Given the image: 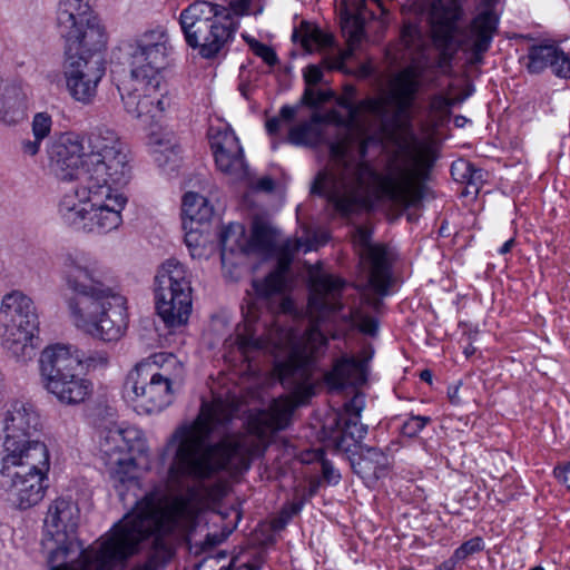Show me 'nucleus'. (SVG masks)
<instances>
[{
  "instance_id": "ddd939ff",
  "label": "nucleus",
  "mask_w": 570,
  "mask_h": 570,
  "mask_svg": "<svg viewBox=\"0 0 570 570\" xmlns=\"http://www.w3.org/2000/svg\"><path fill=\"white\" fill-rule=\"evenodd\" d=\"M99 451L116 489L136 483L132 453L141 451V432L136 428L111 424L99 431Z\"/></svg>"
},
{
  "instance_id": "e2e57ef3",
  "label": "nucleus",
  "mask_w": 570,
  "mask_h": 570,
  "mask_svg": "<svg viewBox=\"0 0 570 570\" xmlns=\"http://www.w3.org/2000/svg\"><path fill=\"white\" fill-rule=\"evenodd\" d=\"M422 381L431 383L432 382V372L430 370H423L420 374Z\"/></svg>"
},
{
  "instance_id": "2eb2a0df",
  "label": "nucleus",
  "mask_w": 570,
  "mask_h": 570,
  "mask_svg": "<svg viewBox=\"0 0 570 570\" xmlns=\"http://www.w3.org/2000/svg\"><path fill=\"white\" fill-rule=\"evenodd\" d=\"M101 50L65 48L63 76L69 95L78 102L89 105L97 95V88L105 76V66L95 53Z\"/></svg>"
},
{
  "instance_id": "13d9d810",
  "label": "nucleus",
  "mask_w": 570,
  "mask_h": 570,
  "mask_svg": "<svg viewBox=\"0 0 570 570\" xmlns=\"http://www.w3.org/2000/svg\"><path fill=\"white\" fill-rule=\"evenodd\" d=\"M185 243L189 248L196 249L198 246V235L195 232H189L185 236Z\"/></svg>"
},
{
  "instance_id": "a18cd8bd",
  "label": "nucleus",
  "mask_w": 570,
  "mask_h": 570,
  "mask_svg": "<svg viewBox=\"0 0 570 570\" xmlns=\"http://www.w3.org/2000/svg\"><path fill=\"white\" fill-rule=\"evenodd\" d=\"M483 549V542L480 537L472 538L462 543L453 553L458 561L464 560L469 556L476 553Z\"/></svg>"
},
{
  "instance_id": "b1692460",
  "label": "nucleus",
  "mask_w": 570,
  "mask_h": 570,
  "mask_svg": "<svg viewBox=\"0 0 570 570\" xmlns=\"http://www.w3.org/2000/svg\"><path fill=\"white\" fill-rule=\"evenodd\" d=\"M498 17L487 9L479 13L472 21L470 29L462 40L464 49L471 51V63H480L482 55L488 51L497 30Z\"/></svg>"
},
{
  "instance_id": "7ed1b4c3",
  "label": "nucleus",
  "mask_w": 570,
  "mask_h": 570,
  "mask_svg": "<svg viewBox=\"0 0 570 570\" xmlns=\"http://www.w3.org/2000/svg\"><path fill=\"white\" fill-rule=\"evenodd\" d=\"M345 282L336 276L321 274L313 278L312 293L308 299L311 325L302 336L291 328L278 325L267 327L264 323L263 333L258 335L257 306L248 302L244 313V323L237 326L236 344L246 360L255 352L265 351L277 361L275 371L281 383L287 389H298L309 379L316 357L323 353L327 340L321 330V323L342 308L341 293Z\"/></svg>"
},
{
  "instance_id": "8fccbe9b",
  "label": "nucleus",
  "mask_w": 570,
  "mask_h": 570,
  "mask_svg": "<svg viewBox=\"0 0 570 570\" xmlns=\"http://www.w3.org/2000/svg\"><path fill=\"white\" fill-rule=\"evenodd\" d=\"M420 31L416 26L406 23L402 30V40L406 47L414 46L415 39L419 38Z\"/></svg>"
},
{
  "instance_id": "5701e85b",
  "label": "nucleus",
  "mask_w": 570,
  "mask_h": 570,
  "mask_svg": "<svg viewBox=\"0 0 570 570\" xmlns=\"http://www.w3.org/2000/svg\"><path fill=\"white\" fill-rule=\"evenodd\" d=\"M365 407V395L356 392L354 396L344 404L343 412L337 414L336 424L340 429V436L336 439V446L338 450L348 452L352 444L347 443V439L353 442V445L358 443L365 438L367 426L361 423V413Z\"/></svg>"
},
{
  "instance_id": "37998d69",
  "label": "nucleus",
  "mask_w": 570,
  "mask_h": 570,
  "mask_svg": "<svg viewBox=\"0 0 570 570\" xmlns=\"http://www.w3.org/2000/svg\"><path fill=\"white\" fill-rule=\"evenodd\" d=\"M244 38L247 40L252 51L257 57L262 58L268 66L273 67L277 63V61H278L277 56L271 47H268L255 39H248L247 37H244Z\"/></svg>"
},
{
  "instance_id": "7c9ffc66",
  "label": "nucleus",
  "mask_w": 570,
  "mask_h": 570,
  "mask_svg": "<svg viewBox=\"0 0 570 570\" xmlns=\"http://www.w3.org/2000/svg\"><path fill=\"white\" fill-rule=\"evenodd\" d=\"M460 7L456 0H433L430 4L429 20L433 35L444 42L449 41L456 29Z\"/></svg>"
},
{
  "instance_id": "79ce46f5",
  "label": "nucleus",
  "mask_w": 570,
  "mask_h": 570,
  "mask_svg": "<svg viewBox=\"0 0 570 570\" xmlns=\"http://www.w3.org/2000/svg\"><path fill=\"white\" fill-rule=\"evenodd\" d=\"M430 416L412 415L402 425V433L405 436H416L429 423Z\"/></svg>"
},
{
  "instance_id": "4c0bfd02",
  "label": "nucleus",
  "mask_w": 570,
  "mask_h": 570,
  "mask_svg": "<svg viewBox=\"0 0 570 570\" xmlns=\"http://www.w3.org/2000/svg\"><path fill=\"white\" fill-rule=\"evenodd\" d=\"M348 318L352 326L357 327L362 333L371 336L376 334L379 328L377 321L365 314L361 308L352 309Z\"/></svg>"
},
{
  "instance_id": "c9c22d12",
  "label": "nucleus",
  "mask_w": 570,
  "mask_h": 570,
  "mask_svg": "<svg viewBox=\"0 0 570 570\" xmlns=\"http://www.w3.org/2000/svg\"><path fill=\"white\" fill-rule=\"evenodd\" d=\"M284 278L279 272L268 274L264 279H255L252 283L254 293L262 298L279 293L283 289Z\"/></svg>"
},
{
  "instance_id": "c03bdc74",
  "label": "nucleus",
  "mask_w": 570,
  "mask_h": 570,
  "mask_svg": "<svg viewBox=\"0 0 570 570\" xmlns=\"http://www.w3.org/2000/svg\"><path fill=\"white\" fill-rule=\"evenodd\" d=\"M333 97L331 90H314L307 87L302 97V104L315 108L318 105L328 101Z\"/></svg>"
},
{
  "instance_id": "bf43d9fd",
  "label": "nucleus",
  "mask_w": 570,
  "mask_h": 570,
  "mask_svg": "<svg viewBox=\"0 0 570 570\" xmlns=\"http://www.w3.org/2000/svg\"><path fill=\"white\" fill-rule=\"evenodd\" d=\"M220 570H255V568L247 563L237 564V560L233 559L228 568H222Z\"/></svg>"
},
{
  "instance_id": "69168bd1",
  "label": "nucleus",
  "mask_w": 570,
  "mask_h": 570,
  "mask_svg": "<svg viewBox=\"0 0 570 570\" xmlns=\"http://www.w3.org/2000/svg\"><path fill=\"white\" fill-rule=\"evenodd\" d=\"M301 508H302V503H294L292 505V513L289 514V517L293 514H296L301 510Z\"/></svg>"
},
{
  "instance_id": "680f3d73",
  "label": "nucleus",
  "mask_w": 570,
  "mask_h": 570,
  "mask_svg": "<svg viewBox=\"0 0 570 570\" xmlns=\"http://www.w3.org/2000/svg\"><path fill=\"white\" fill-rule=\"evenodd\" d=\"M513 246H514V239L510 238L500 247L499 253L502 255L508 254L512 249Z\"/></svg>"
},
{
  "instance_id": "338daca9",
  "label": "nucleus",
  "mask_w": 570,
  "mask_h": 570,
  "mask_svg": "<svg viewBox=\"0 0 570 570\" xmlns=\"http://www.w3.org/2000/svg\"><path fill=\"white\" fill-rule=\"evenodd\" d=\"M465 98H466V96H458V97L450 98V99L454 100V106H455V105L461 104Z\"/></svg>"
},
{
  "instance_id": "5fc2aeb1",
  "label": "nucleus",
  "mask_w": 570,
  "mask_h": 570,
  "mask_svg": "<svg viewBox=\"0 0 570 570\" xmlns=\"http://www.w3.org/2000/svg\"><path fill=\"white\" fill-rule=\"evenodd\" d=\"M554 474L560 481L567 484L570 490V462L563 469H556Z\"/></svg>"
},
{
  "instance_id": "6e6d98bb",
  "label": "nucleus",
  "mask_w": 570,
  "mask_h": 570,
  "mask_svg": "<svg viewBox=\"0 0 570 570\" xmlns=\"http://www.w3.org/2000/svg\"><path fill=\"white\" fill-rule=\"evenodd\" d=\"M282 120L278 117L268 119L265 124L266 130L269 135H276L281 128Z\"/></svg>"
},
{
  "instance_id": "9b49d317",
  "label": "nucleus",
  "mask_w": 570,
  "mask_h": 570,
  "mask_svg": "<svg viewBox=\"0 0 570 570\" xmlns=\"http://www.w3.org/2000/svg\"><path fill=\"white\" fill-rule=\"evenodd\" d=\"M57 28L69 50H104L107 47L106 27L87 0H60Z\"/></svg>"
},
{
  "instance_id": "f704fd0d",
  "label": "nucleus",
  "mask_w": 570,
  "mask_h": 570,
  "mask_svg": "<svg viewBox=\"0 0 570 570\" xmlns=\"http://www.w3.org/2000/svg\"><path fill=\"white\" fill-rule=\"evenodd\" d=\"M559 50L560 49L553 45H540L530 47L527 63L529 72L540 73L547 67L551 68Z\"/></svg>"
},
{
  "instance_id": "412c9836",
  "label": "nucleus",
  "mask_w": 570,
  "mask_h": 570,
  "mask_svg": "<svg viewBox=\"0 0 570 570\" xmlns=\"http://www.w3.org/2000/svg\"><path fill=\"white\" fill-rule=\"evenodd\" d=\"M85 156L82 139L73 132L60 135L48 148L49 167L60 180L82 178Z\"/></svg>"
},
{
  "instance_id": "a19ab883",
  "label": "nucleus",
  "mask_w": 570,
  "mask_h": 570,
  "mask_svg": "<svg viewBox=\"0 0 570 570\" xmlns=\"http://www.w3.org/2000/svg\"><path fill=\"white\" fill-rule=\"evenodd\" d=\"M453 106L454 100L442 95L434 96L430 102L431 112L434 114L439 121H443L450 116Z\"/></svg>"
},
{
  "instance_id": "f3484780",
  "label": "nucleus",
  "mask_w": 570,
  "mask_h": 570,
  "mask_svg": "<svg viewBox=\"0 0 570 570\" xmlns=\"http://www.w3.org/2000/svg\"><path fill=\"white\" fill-rule=\"evenodd\" d=\"M124 395L137 412L147 414L160 412L175 397L141 363H137L127 374Z\"/></svg>"
},
{
  "instance_id": "f8f14e48",
  "label": "nucleus",
  "mask_w": 570,
  "mask_h": 570,
  "mask_svg": "<svg viewBox=\"0 0 570 570\" xmlns=\"http://www.w3.org/2000/svg\"><path fill=\"white\" fill-rule=\"evenodd\" d=\"M90 151L82 163L88 180H106L126 185L130 178L128 155L118 135L109 128H97L89 138Z\"/></svg>"
},
{
  "instance_id": "20e7f679",
  "label": "nucleus",
  "mask_w": 570,
  "mask_h": 570,
  "mask_svg": "<svg viewBox=\"0 0 570 570\" xmlns=\"http://www.w3.org/2000/svg\"><path fill=\"white\" fill-rule=\"evenodd\" d=\"M128 47L131 80L119 88L124 108L132 118L151 126L173 104L161 75L169 66L170 38L165 27L157 26L136 36Z\"/></svg>"
},
{
  "instance_id": "052dcab7",
  "label": "nucleus",
  "mask_w": 570,
  "mask_h": 570,
  "mask_svg": "<svg viewBox=\"0 0 570 570\" xmlns=\"http://www.w3.org/2000/svg\"><path fill=\"white\" fill-rule=\"evenodd\" d=\"M456 561L458 560L454 559V556H453L451 559L442 562L435 570H454Z\"/></svg>"
},
{
  "instance_id": "423d86ee",
  "label": "nucleus",
  "mask_w": 570,
  "mask_h": 570,
  "mask_svg": "<svg viewBox=\"0 0 570 570\" xmlns=\"http://www.w3.org/2000/svg\"><path fill=\"white\" fill-rule=\"evenodd\" d=\"M179 23L186 43L204 59L225 56L238 30V22L217 3L197 0L185 8Z\"/></svg>"
},
{
  "instance_id": "4468645a",
  "label": "nucleus",
  "mask_w": 570,
  "mask_h": 570,
  "mask_svg": "<svg viewBox=\"0 0 570 570\" xmlns=\"http://www.w3.org/2000/svg\"><path fill=\"white\" fill-rule=\"evenodd\" d=\"M354 245L367 274V285L362 292V303L380 312L391 284V261L385 246L372 244V230L357 226L353 235Z\"/></svg>"
},
{
  "instance_id": "f03ea898",
  "label": "nucleus",
  "mask_w": 570,
  "mask_h": 570,
  "mask_svg": "<svg viewBox=\"0 0 570 570\" xmlns=\"http://www.w3.org/2000/svg\"><path fill=\"white\" fill-rule=\"evenodd\" d=\"M417 87L407 69L391 79L386 91L357 104L355 89L347 87L337 98L346 115L328 121L343 137L330 144L331 167L317 174L311 193L326 197L344 217L370 207L373 198L417 206L433 165L432 148L411 129Z\"/></svg>"
},
{
  "instance_id": "2f4dec72",
  "label": "nucleus",
  "mask_w": 570,
  "mask_h": 570,
  "mask_svg": "<svg viewBox=\"0 0 570 570\" xmlns=\"http://www.w3.org/2000/svg\"><path fill=\"white\" fill-rule=\"evenodd\" d=\"M124 309L125 305H112L86 333L105 342L117 341L126 325Z\"/></svg>"
},
{
  "instance_id": "cd10ccee",
  "label": "nucleus",
  "mask_w": 570,
  "mask_h": 570,
  "mask_svg": "<svg viewBox=\"0 0 570 570\" xmlns=\"http://www.w3.org/2000/svg\"><path fill=\"white\" fill-rule=\"evenodd\" d=\"M82 186L63 194L58 212L61 219L69 226L83 229L90 212L86 191L88 190V175H82Z\"/></svg>"
},
{
  "instance_id": "f257e3e1",
  "label": "nucleus",
  "mask_w": 570,
  "mask_h": 570,
  "mask_svg": "<svg viewBox=\"0 0 570 570\" xmlns=\"http://www.w3.org/2000/svg\"><path fill=\"white\" fill-rule=\"evenodd\" d=\"M236 411L232 403L216 399L203 403L191 423L178 426L167 444L174 455L166 492L147 494L97 548L83 549L77 539V504L65 498L55 500L48 508L42 540L50 570H156L165 564L171 557L167 535L185 530L194 519L191 483L223 469L247 470L252 458L265 451L267 439L285 429V400H275L267 411L250 419L247 432L209 443L212 433Z\"/></svg>"
},
{
  "instance_id": "0eeeda50",
  "label": "nucleus",
  "mask_w": 570,
  "mask_h": 570,
  "mask_svg": "<svg viewBox=\"0 0 570 570\" xmlns=\"http://www.w3.org/2000/svg\"><path fill=\"white\" fill-rule=\"evenodd\" d=\"M49 453L42 442L29 443L20 454H7L0 470V490L20 509L39 503L45 495L43 476Z\"/></svg>"
},
{
  "instance_id": "49530a36",
  "label": "nucleus",
  "mask_w": 570,
  "mask_h": 570,
  "mask_svg": "<svg viewBox=\"0 0 570 570\" xmlns=\"http://www.w3.org/2000/svg\"><path fill=\"white\" fill-rule=\"evenodd\" d=\"M551 70L559 78H570V56L559 50L552 62Z\"/></svg>"
},
{
  "instance_id": "09e8293b",
  "label": "nucleus",
  "mask_w": 570,
  "mask_h": 570,
  "mask_svg": "<svg viewBox=\"0 0 570 570\" xmlns=\"http://www.w3.org/2000/svg\"><path fill=\"white\" fill-rule=\"evenodd\" d=\"M323 71L318 66L311 65L304 71V79L308 87L322 81Z\"/></svg>"
},
{
  "instance_id": "a878e982",
  "label": "nucleus",
  "mask_w": 570,
  "mask_h": 570,
  "mask_svg": "<svg viewBox=\"0 0 570 570\" xmlns=\"http://www.w3.org/2000/svg\"><path fill=\"white\" fill-rule=\"evenodd\" d=\"M350 458L351 466L366 482H373L387 474L390 458L381 449L360 444Z\"/></svg>"
},
{
  "instance_id": "de8ad7c7",
  "label": "nucleus",
  "mask_w": 570,
  "mask_h": 570,
  "mask_svg": "<svg viewBox=\"0 0 570 570\" xmlns=\"http://www.w3.org/2000/svg\"><path fill=\"white\" fill-rule=\"evenodd\" d=\"M330 38L324 35L320 29H314L306 33L302 39V45L308 51L313 50V46L324 47L330 43Z\"/></svg>"
},
{
  "instance_id": "a211bd4d",
  "label": "nucleus",
  "mask_w": 570,
  "mask_h": 570,
  "mask_svg": "<svg viewBox=\"0 0 570 570\" xmlns=\"http://www.w3.org/2000/svg\"><path fill=\"white\" fill-rule=\"evenodd\" d=\"M40 428V419L30 403L12 401L7 405L2 419L3 445L7 454H20L29 443L32 434Z\"/></svg>"
},
{
  "instance_id": "864d4df0",
  "label": "nucleus",
  "mask_w": 570,
  "mask_h": 570,
  "mask_svg": "<svg viewBox=\"0 0 570 570\" xmlns=\"http://www.w3.org/2000/svg\"><path fill=\"white\" fill-rule=\"evenodd\" d=\"M296 114L297 107L286 105L281 108L278 118H281L282 121L289 122L295 118Z\"/></svg>"
},
{
  "instance_id": "c756f323",
  "label": "nucleus",
  "mask_w": 570,
  "mask_h": 570,
  "mask_svg": "<svg viewBox=\"0 0 570 570\" xmlns=\"http://www.w3.org/2000/svg\"><path fill=\"white\" fill-rule=\"evenodd\" d=\"M27 116V95L20 85L0 81V122L14 126Z\"/></svg>"
},
{
  "instance_id": "3c124183",
  "label": "nucleus",
  "mask_w": 570,
  "mask_h": 570,
  "mask_svg": "<svg viewBox=\"0 0 570 570\" xmlns=\"http://www.w3.org/2000/svg\"><path fill=\"white\" fill-rule=\"evenodd\" d=\"M252 0H234L229 3V8H226L233 16H243L248 13Z\"/></svg>"
},
{
  "instance_id": "774afa93",
  "label": "nucleus",
  "mask_w": 570,
  "mask_h": 570,
  "mask_svg": "<svg viewBox=\"0 0 570 570\" xmlns=\"http://www.w3.org/2000/svg\"><path fill=\"white\" fill-rule=\"evenodd\" d=\"M530 570H544V569L541 566H537V567L531 568Z\"/></svg>"
},
{
  "instance_id": "9d476101",
  "label": "nucleus",
  "mask_w": 570,
  "mask_h": 570,
  "mask_svg": "<svg viewBox=\"0 0 570 570\" xmlns=\"http://www.w3.org/2000/svg\"><path fill=\"white\" fill-rule=\"evenodd\" d=\"M38 315L32 299L19 291L3 296L0 306V336L3 348L19 362L35 355L33 338Z\"/></svg>"
},
{
  "instance_id": "e433bc0d",
  "label": "nucleus",
  "mask_w": 570,
  "mask_h": 570,
  "mask_svg": "<svg viewBox=\"0 0 570 570\" xmlns=\"http://www.w3.org/2000/svg\"><path fill=\"white\" fill-rule=\"evenodd\" d=\"M303 461L307 463L320 462L324 481H326L328 484L338 483L341 475L335 470L333 464L325 459V452L323 449H316L307 453L306 458H304Z\"/></svg>"
},
{
  "instance_id": "603ef678",
  "label": "nucleus",
  "mask_w": 570,
  "mask_h": 570,
  "mask_svg": "<svg viewBox=\"0 0 570 570\" xmlns=\"http://www.w3.org/2000/svg\"><path fill=\"white\" fill-rule=\"evenodd\" d=\"M41 142H42V139H37L35 137L32 140H30V139L23 140L21 144L23 154L28 155V156L37 155L40 150Z\"/></svg>"
},
{
  "instance_id": "393cba45",
  "label": "nucleus",
  "mask_w": 570,
  "mask_h": 570,
  "mask_svg": "<svg viewBox=\"0 0 570 570\" xmlns=\"http://www.w3.org/2000/svg\"><path fill=\"white\" fill-rule=\"evenodd\" d=\"M174 395L185 381L184 363L170 353H157L140 362Z\"/></svg>"
},
{
  "instance_id": "473e14b6",
  "label": "nucleus",
  "mask_w": 570,
  "mask_h": 570,
  "mask_svg": "<svg viewBox=\"0 0 570 570\" xmlns=\"http://www.w3.org/2000/svg\"><path fill=\"white\" fill-rule=\"evenodd\" d=\"M183 215L190 222L206 223L213 216V207L202 195L193 191L185 194L181 205Z\"/></svg>"
},
{
  "instance_id": "dca6fc26",
  "label": "nucleus",
  "mask_w": 570,
  "mask_h": 570,
  "mask_svg": "<svg viewBox=\"0 0 570 570\" xmlns=\"http://www.w3.org/2000/svg\"><path fill=\"white\" fill-rule=\"evenodd\" d=\"M120 186L106 180H88V190L85 194L90 212L83 230L107 234L121 225V212L127 204V197L119 190Z\"/></svg>"
},
{
  "instance_id": "4be33fe9",
  "label": "nucleus",
  "mask_w": 570,
  "mask_h": 570,
  "mask_svg": "<svg viewBox=\"0 0 570 570\" xmlns=\"http://www.w3.org/2000/svg\"><path fill=\"white\" fill-rule=\"evenodd\" d=\"M209 139L217 168L234 180L245 178L247 166L235 132L229 128H210Z\"/></svg>"
},
{
  "instance_id": "6e6552de",
  "label": "nucleus",
  "mask_w": 570,
  "mask_h": 570,
  "mask_svg": "<svg viewBox=\"0 0 570 570\" xmlns=\"http://www.w3.org/2000/svg\"><path fill=\"white\" fill-rule=\"evenodd\" d=\"M80 355L71 344L57 343L40 354V376L45 390L62 405L76 406L94 393L92 382L78 374Z\"/></svg>"
},
{
  "instance_id": "bb28decb",
  "label": "nucleus",
  "mask_w": 570,
  "mask_h": 570,
  "mask_svg": "<svg viewBox=\"0 0 570 570\" xmlns=\"http://www.w3.org/2000/svg\"><path fill=\"white\" fill-rule=\"evenodd\" d=\"M328 121H341L340 112L330 110L324 115L313 114L308 120L292 126L286 140L294 146L315 147L324 139L321 125L328 124Z\"/></svg>"
},
{
  "instance_id": "c85d7f7f",
  "label": "nucleus",
  "mask_w": 570,
  "mask_h": 570,
  "mask_svg": "<svg viewBox=\"0 0 570 570\" xmlns=\"http://www.w3.org/2000/svg\"><path fill=\"white\" fill-rule=\"evenodd\" d=\"M368 358L342 356L335 362L333 370L326 374L327 384L335 390L347 385H362L366 381Z\"/></svg>"
},
{
  "instance_id": "1a4fd4ad",
  "label": "nucleus",
  "mask_w": 570,
  "mask_h": 570,
  "mask_svg": "<svg viewBox=\"0 0 570 570\" xmlns=\"http://www.w3.org/2000/svg\"><path fill=\"white\" fill-rule=\"evenodd\" d=\"M156 311L169 328L186 325L191 313V274L175 258L165 261L155 276Z\"/></svg>"
},
{
  "instance_id": "ea45409f",
  "label": "nucleus",
  "mask_w": 570,
  "mask_h": 570,
  "mask_svg": "<svg viewBox=\"0 0 570 570\" xmlns=\"http://www.w3.org/2000/svg\"><path fill=\"white\" fill-rule=\"evenodd\" d=\"M32 135L37 139H45L51 132L52 118L48 112H37L32 119Z\"/></svg>"
},
{
  "instance_id": "6ab92c4d",
  "label": "nucleus",
  "mask_w": 570,
  "mask_h": 570,
  "mask_svg": "<svg viewBox=\"0 0 570 570\" xmlns=\"http://www.w3.org/2000/svg\"><path fill=\"white\" fill-rule=\"evenodd\" d=\"M277 230L263 217H255L252 223L249 239H245V229L242 225H229L220 235L222 250L257 253L268 255L276 246Z\"/></svg>"
},
{
  "instance_id": "0e129e2a",
  "label": "nucleus",
  "mask_w": 570,
  "mask_h": 570,
  "mask_svg": "<svg viewBox=\"0 0 570 570\" xmlns=\"http://www.w3.org/2000/svg\"><path fill=\"white\" fill-rule=\"evenodd\" d=\"M466 121V119L463 117V116H456L455 119H454V124L458 126V127H461L463 126V124Z\"/></svg>"
},
{
  "instance_id": "4d7b16f0",
  "label": "nucleus",
  "mask_w": 570,
  "mask_h": 570,
  "mask_svg": "<svg viewBox=\"0 0 570 570\" xmlns=\"http://www.w3.org/2000/svg\"><path fill=\"white\" fill-rule=\"evenodd\" d=\"M256 188L258 190L272 191L274 189V181L269 177H263L256 183Z\"/></svg>"
},
{
  "instance_id": "72a5a7b5",
  "label": "nucleus",
  "mask_w": 570,
  "mask_h": 570,
  "mask_svg": "<svg viewBox=\"0 0 570 570\" xmlns=\"http://www.w3.org/2000/svg\"><path fill=\"white\" fill-rule=\"evenodd\" d=\"M451 174L456 181L466 185V193H479L481 185L483 184V170L476 168L472 163L466 160H458L451 166Z\"/></svg>"
},
{
  "instance_id": "58836bf2",
  "label": "nucleus",
  "mask_w": 570,
  "mask_h": 570,
  "mask_svg": "<svg viewBox=\"0 0 570 570\" xmlns=\"http://www.w3.org/2000/svg\"><path fill=\"white\" fill-rule=\"evenodd\" d=\"M73 350L77 352L78 355H80V366H86L87 370H97V368H104L109 363V355L106 352H92L90 354H86L85 352L80 351L77 346L73 345Z\"/></svg>"
},
{
  "instance_id": "aec40b11",
  "label": "nucleus",
  "mask_w": 570,
  "mask_h": 570,
  "mask_svg": "<svg viewBox=\"0 0 570 570\" xmlns=\"http://www.w3.org/2000/svg\"><path fill=\"white\" fill-rule=\"evenodd\" d=\"M385 13L380 0H344L341 3V26L347 41L344 58L353 56L364 39L365 24Z\"/></svg>"
},
{
  "instance_id": "39448f33",
  "label": "nucleus",
  "mask_w": 570,
  "mask_h": 570,
  "mask_svg": "<svg viewBox=\"0 0 570 570\" xmlns=\"http://www.w3.org/2000/svg\"><path fill=\"white\" fill-rule=\"evenodd\" d=\"M63 281L73 295L67 299L73 325L85 333L112 305L122 306L124 296L108 285V271L89 253L68 252L62 257Z\"/></svg>"
}]
</instances>
